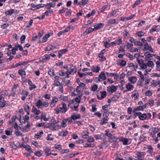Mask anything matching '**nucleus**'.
Segmentation results:
<instances>
[{
    "instance_id": "f257e3e1",
    "label": "nucleus",
    "mask_w": 160,
    "mask_h": 160,
    "mask_svg": "<svg viewBox=\"0 0 160 160\" xmlns=\"http://www.w3.org/2000/svg\"><path fill=\"white\" fill-rule=\"evenodd\" d=\"M154 66V64L152 61L148 60L146 63H144L141 66V68L143 69H146V73L150 72Z\"/></svg>"
},
{
    "instance_id": "f03ea898",
    "label": "nucleus",
    "mask_w": 160,
    "mask_h": 160,
    "mask_svg": "<svg viewBox=\"0 0 160 160\" xmlns=\"http://www.w3.org/2000/svg\"><path fill=\"white\" fill-rule=\"evenodd\" d=\"M145 155V152H137L135 153L134 156L138 160H144V156Z\"/></svg>"
},
{
    "instance_id": "7ed1b4c3",
    "label": "nucleus",
    "mask_w": 160,
    "mask_h": 160,
    "mask_svg": "<svg viewBox=\"0 0 160 160\" xmlns=\"http://www.w3.org/2000/svg\"><path fill=\"white\" fill-rule=\"evenodd\" d=\"M159 130V129L157 127L152 128V129H150L149 131V133L150 135L153 137Z\"/></svg>"
},
{
    "instance_id": "20e7f679",
    "label": "nucleus",
    "mask_w": 160,
    "mask_h": 160,
    "mask_svg": "<svg viewBox=\"0 0 160 160\" xmlns=\"http://www.w3.org/2000/svg\"><path fill=\"white\" fill-rule=\"evenodd\" d=\"M139 97V93L137 91L134 90L132 92V94L131 95V97L135 101L138 99Z\"/></svg>"
},
{
    "instance_id": "39448f33",
    "label": "nucleus",
    "mask_w": 160,
    "mask_h": 160,
    "mask_svg": "<svg viewBox=\"0 0 160 160\" xmlns=\"http://www.w3.org/2000/svg\"><path fill=\"white\" fill-rule=\"evenodd\" d=\"M118 87V86H115L113 85L109 86L107 88V91L112 93L116 91Z\"/></svg>"
},
{
    "instance_id": "423d86ee",
    "label": "nucleus",
    "mask_w": 160,
    "mask_h": 160,
    "mask_svg": "<svg viewBox=\"0 0 160 160\" xmlns=\"http://www.w3.org/2000/svg\"><path fill=\"white\" fill-rule=\"evenodd\" d=\"M126 88L127 89L125 92L131 91L134 88V86L132 84L128 82L126 85Z\"/></svg>"
},
{
    "instance_id": "0eeeda50",
    "label": "nucleus",
    "mask_w": 160,
    "mask_h": 160,
    "mask_svg": "<svg viewBox=\"0 0 160 160\" xmlns=\"http://www.w3.org/2000/svg\"><path fill=\"white\" fill-rule=\"evenodd\" d=\"M147 104H145L144 105L138 107L133 110L132 112H135L139 111H143V109L146 108L147 106Z\"/></svg>"
},
{
    "instance_id": "6e6552de",
    "label": "nucleus",
    "mask_w": 160,
    "mask_h": 160,
    "mask_svg": "<svg viewBox=\"0 0 160 160\" xmlns=\"http://www.w3.org/2000/svg\"><path fill=\"white\" fill-rule=\"evenodd\" d=\"M137 78L136 76H132L128 78V80L129 82L132 84H135L137 81Z\"/></svg>"
},
{
    "instance_id": "1a4fd4ad",
    "label": "nucleus",
    "mask_w": 160,
    "mask_h": 160,
    "mask_svg": "<svg viewBox=\"0 0 160 160\" xmlns=\"http://www.w3.org/2000/svg\"><path fill=\"white\" fill-rule=\"evenodd\" d=\"M30 123L28 122L27 125L21 129L22 131L24 132L29 131L30 130Z\"/></svg>"
},
{
    "instance_id": "9d476101",
    "label": "nucleus",
    "mask_w": 160,
    "mask_h": 160,
    "mask_svg": "<svg viewBox=\"0 0 160 160\" xmlns=\"http://www.w3.org/2000/svg\"><path fill=\"white\" fill-rule=\"evenodd\" d=\"M62 107L60 108L61 112L64 113L68 110V109L67 108L66 105L64 102L62 103Z\"/></svg>"
},
{
    "instance_id": "9b49d317",
    "label": "nucleus",
    "mask_w": 160,
    "mask_h": 160,
    "mask_svg": "<svg viewBox=\"0 0 160 160\" xmlns=\"http://www.w3.org/2000/svg\"><path fill=\"white\" fill-rule=\"evenodd\" d=\"M58 101V99L56 97H53L51 102V107L52 108L55 107L56 105V102Z\"/></svg>"
},
{
    "instance_id": "f8f14e48",
    "label": "nucleus",
    "mask_w": 160,
    "mask_h": 160,
    "mask_svg": "<svg viewBox=\"0 0 160 160\" xmlns=\"http://www.w3.org/2000/svg\"><path fill=\"white\" fill-rule=\"evenodd\" d=\"M18 73L19 75L21 76L22 79H24L25 78L26 72L24 70L19 69L18 71Z\"/></svg>"
},
{
    "instance_id": "ddd939ff",
    "label": "nucleus",
    "mask_w": 160,
    "mask_h": 160,
    "mask_svg": "<svg viewBox=\"0 0 160 160\" xmlns=\"http://www.w3.org/2000/svg\"><path fill=\"white\" fill-rule=\"evenodd\" d=\"M148 149V152L152 155H154L155 154L154 152L153 151V149L151 145H148L147 148Z\"/></svg>"
},
{
    "instance_id": "4468645a",
    "label": "nucleus",
    "mask_w": 160,
    "mask_h": 160,
    "mask_svg": "<svg viewBox=\"0 0 160 160\" xmlns=\"http://www.w3.org/2000/svg\"><path fill=\"white\" fill-rule=\"evenodd\" d=\"M88 2V0H79V1H78V4L80 7H82L84 6Z\"/></svg>"
},
{
    "instance_id": "2eb2a0df",
    "label": "nucleus",
    "mask_w": 160,
    "mask_h": 160,
    "mask_svg": "<svg viewBox=\"0 0 160 160\" xmlns=\"http://www.w3.org/2000/svg\"><path fill=\"white\" fill-rule=\"evenodd\" d=\"M50 58V56L49 55H46L44 57L40 60V61L42 62H45L47 61H49Z\"/></svg>"
},
{
    "instance_id": "dca6fc26",
    "label": "nucleus",
    "mask_w": 160,
    "mask_h": 160,
    "mask_svg": "<svg viewBox=\"0 0 160 160\" xmlns=\"http://www.w3.org/2000/svg\"><path fill=\"white\" fill-rule=\"evenodd\" d=\"M117 64L119 66L124 67L126 65V62L125 60L120 59L118 61Z\"/></svg>"
},
{
    "instance_id": "f3484780",
    "label": "nucleus",
    "mask_w": 160,
    "mask_h": 160,
    "mask_svg": "<svg viewBox=\"0 0 160 160\" xmlns=\"http://www.w3.org/2000/svg\"><path fill=\"white\" fill-rule=\"evenodd\" d=\"M9 102L8 101L2 102L0 103V108L7 106L9 105Z\"/></svg>"
},
{
    "instance_id": "a211bd4d",
    "label": "nucleus",
    "mask_w": 160,
    "mask_h": 160,
    "mask_svg": "<svg viewBox=\"0 0 160 160\" xmlns=\"http://www.w3.org/2000/svg\"><path fill=\"white\" fill-rule=\"evenodd\" d=\"M118 139L120 141L123 142V143L124 145H126L128 144V140L127 139L121 137L119 138Z\"/></svg>"
},
{
    "instance_id": "6ab92c4d",
    "label": "nucleus",
    "mask_w": 160,
    "mask_h": 160,
    "mask_svg": "<svg viewBox=\"0 0 160 160\" xmlns=\"http://www.w3.org/2000/svg\"><path fill=\"white\" fill-rule=\"evenodd\" d=\"M28 84L30 86L29 88V90H32V89L36 88L37 87L34 84H33L32 82L29 79L28 80Z\"/></svg>"
},
{
    "instance_id": "aec40b11",
    "label": "nucleus",
    "mask_w": 160,
    "mask_h": 160,
    "mask_svg": "<svg viewBox=\"0 0 160 160\" xmlns=\"http://www.w3.org/2000/svg\"><path fill=\"white\" fill-rule=\"evenodd\" d=\"M108 118L107 116H106V117H104L101 120L100 123L101 125L104 124L108 122Z\"/></svg>"
},
{
    "instance_id": "412c9836",
    "label": "nucleus",
    "mask_w": 160,
    "mask_h": 160,
    "mask_svg": "<svg viewBox=\"0 0 160 160\" xmlns=\"http://www.w3.org/2000/svg\"><path fill=\"white\" fill-rule=\"evenodd\" d=\"M104 24L100 23L94 26V30H97L102 28L104 26Z\"/></svg>"
},
{
    "instance_id": "4be33fe9",
    "label": "nucleus",
    "mask_w": 160,
    "mask_h": 160,
    "mask_svg": "<svg viewBox=\"0 0 160 160\" xmlns=\"http://www.w3.org/2000/svg\"><path fill=\"white\" fill-rule=\"evenodd\" d=\"M151 86L155 87L160 84V81H155L153 80L151 82Z\"/></svg>"
},
{
    "instance_id": "5701e85b",
    "label": "nucleus",
    "mask_w": 160,
    "mask_h": 160,
    "mask_svg": "<svg viewBox=\"0 0 160 160\" xmlns=\"http://www.w3.org/2000/svg\"><path fill=\"white\" fill-rule=\"evenodd\" d=\"M160 30V26H157L151 29L150 31V32L152 33L155 31L158 32Z\"/></svg>"
},
{
    "instance_id": "b1692460",
    "label": "nucleus",
    "mask_w": 160,
    "mask_h": 160,
    "mask_svg": "<svg viewBox=\"0 0 160 160\" xmlns=\"http://www.w3.org/2000/svg\"><path fill=\"white\" fill-rule=\"evenodd\" d=\"M68 50L66 49H63L61 50L60 51L58 52V54L59 55V58H61L62 55L63 54L67 52L68 51Z\"/></svg>"
},
{
    "instance_id": "393cba45",
    "label": "nucleus",
    "mask_w": 160,
    "mask_h": 160,
    "mask_svg": "<svg viewBox=\"0 0 160 160\" xmlns=\"http://www.w3.org/2000/svg\"><path fill=\"white\" fill-rule=\"evenodd\" d=\"M118 139V138L114 136H112L108 139L109 141L111 142H112L116 141Z\"/></svg>"
},
{
    "instance_id": "a878e982",
    "label": "nucleus",
    "mask_w": 160,
    "mask_h": 160,
    "mask_svg": "<svg viewBox=\"0 0 160 160\" xmlns=\"http://www.w3.org/2000/svg\"><path fill=\"white\" fill-rule=\"evenodd\" d=\"M100 78L104 80L106 79L105 73L103 72H102L99 75Z\"/></svg>"
},
{
    "instance_id": "bb28decb",
    "label": "nucleus",
    "mask_w": 160,
    "mask_h": 160,
    "mask_svg": "<svg viewBox=\"0 0 160 160\" xmlns=\"http://www.w3.org/2000/svg\"><path fill=\"white\" fill-rule=\"evenodd\" d=\"M94 28H89L86 30L85 32L84 33V35H86L91 32H92L94 31Z\"/></svg>"
},
{
    "instance_id": "cd10ccee",
    "label": "nucleus",
    "mask_w": 160,
    "mask_h": 160,
    "mask_svg": "<svg viewBox=\"0 0 160 160\" xmlns=\"http://www.w3.org/2000/svg\"><path fill=\"white\" fill-rule=\"evenodd\" d=\"M35 105L38 108H40L43 105V103L41 100H38L36 103Z\"/></svg>"
},
{
    "instance_id": "c85d7f7f",
    "label": "nucleus",
    "mask_w": 160,
    "mask_h": 160,
    "mask_svg": "<svg viewBox=\"0 0 160 160\" xmlns=\"http://www.w3.org/2000/svg\"><path fill=\"white\" fill-rule=\"evenodd\" d=\"M61 127V126L60 125L54 126L51 125V129L52 130H55L60 128Z\"/></svg>"
},
{
    "instance_id": "c756f323",
    "label": "nucleus",
    "mask_w": 160,
    "mask_h": 160,
    "mask_svg": "<svg viewBox=\"0 0 160 160\" xmlns=\"http://www.w3.org/2000/svg\"><path fill=\"white\" fill-rule=\"evenodd\" d=\"M70 28L68 27H67L65 29L62 30V31H60L58 33V35L59 36H61L62 33L66 32H68L70 30Z\"/></svg>"
},
{
    "instance_id": "7c9ffc66",
    "label": "nucleus",
    "mask_w": 160,
    "mask_h": 160,
    "mask_svg": "<svg viewBox=\"0 0 160 160\" xmlns=\"http://www.w3.org/2000/svg\"><path fill=\"white\" fill-rule=\"evenodd\" d=\"M15 12V10L13 9H10L5 12V14L7 15H11Z\"/></svg>"
},
{
    "instance_id": "2f4dec72",
    "label": "nucleus",
    "mask_w": 160,
    "mask_h": 160,
    "mask_svg": "<svg viewBox=\"0 0 160 160\" xmlns=\"http://www.w3.org/2000/svg\"><path fill=\"white\" fill-rule=\"evenodd\" d=\"M50 150V148L49 147H45L44 152L47 156H49L50 155V153H49Z\"/></svg>"
},
{
    "instance_id": "473e14b6",
    "label": "nucleus",
    "mask_w": 160,
    "mask_h": 160,
    "mask_svg": "<svg viewBox=\"0 0 160 160\" xmlns=\"http://www.w3.org/2000/svg\"><path fill=\"white\" fill-rule=\"evenodd\" d=\"M32 112L37 115L39 114L40 113V111L34 107H33L32 108Z\"/></svg>"
},
{
    "instance_id": "72a5a7b5",
    "label": "nucleus",
    "mask_w": 160,
    "mask_h": 160,
    "mask_svg": "<svg viewBox=\"0 0 160 160\" xmlns=\"http://www.w3.org/2000/svg\"><path fill=\"white\" fill-rule=\"evenodd\" d=\"M145 95L147 97H150L152 94V92L151 91L148 90L145 93Z\"/></svg>"
},
{
    "instance_id": "f704fd0d",
    "label": "nucleus",
    "mask_w": 160,
    "mask_h": 160,
    "mask_svg": "<svg viewBox=\"0 0 160 160\" xmlns=\"http://www.w3.org/2000/svg\"><path fill=\"white\" fill-rule=\"evenodd\" d=\"M71 118L73 120H76L80 118V115H76L74 113L72 115Z\"/></svg>"
},
{
    "instance_id": "c9c22d12",
    "label": "nucleus",
    "mask_w": 160,
    "mask_h": 160,
    "mask_svg": "<svg viewBox=\"0 0 160 160\" xmlns=\"http://www.w3.org/2000/svg\"><path fill=\"white\" fill-rule=\"evenodd\" d=\"M100 69V68L98 66L96 68L93 67L92 68V72H95L96 73L98 72Z\"/></svg>"
},
{
    "instance_id": "e433bc0d",
    "label": "nucleus",
    "mask_w": 160,
    "mask_h": 160,
    "mask_svg": "<svg viewBox=\"0 0 160 160\" xmlns=\"http://www.w3.org/2000/svg\"><path fill=\"white\" fill-rule=\"evenodd\" d=\"M147 137L144 136V135L141 136L140 138V141L142 142H143L144 141H146L147 140Z\"/></svg>"
},
{
    "instance_id": "4c0bfd02",
    "label": "nucleus",
    "mask_w": 160,
    "mask_h": 160,
    "mask_svg": "<svg viewBox=\"0 0 160 160\" xmlns=\"http://www.w3.org/2000/svg\"><path fill=\"white\" fill-rule=\"evenodd\" d=\"M116 22V20L114 19H112L108 21V24L109 25H111L112 24L115 23Z\"/></svg>"
},
{
    "instance_id": "58836bf2",
    "label": "nucleus",
    "mask_w": 160,
    "mask_h": 160,
    "mask_svg": "<svg viewBox=\"0 0 160 160\" xmlns=\"http://www.w3.org/2000/svg\"><path fill=\"white\" fill-rule=\"evenodd\" d=\"M49 34H46L44 36L43 38L42 42H46L48 38L49 37Z\"/></svg>"
},
{
    "instance_id": "ea45409f",
    "label": "nucleus",
    "mask_w": 160,
    "mask_h": 160,
    "mask_svg": "<svg viewBox=\"0 0 160 160\" xmlns=\"http://www.w3.org/2000/svg\"><path fill=\"white\" fill-rule=\"evenodd\" d=\"M156 67L157 70L159 71L160 70V61H158L156 62Z\"/></svg>"
},
{
    "instance_id": "a19ab883",
    "label": "nucleus",
    "mask_w": 160,
    "mask_h": 160,
    "mask_svg": "<svg viewBox=\"0 0 160 160\" xmlns=\"http://www.w3.org/2000/svg\"><path fill=\"white\" fill-rule=\"evenodd\" d=\"M145 33L142 31L138 32L136 33V34L139 37H141L144 35Z\"/></svg>"
},
{
    "instance_id": "79ce46f5",
    "label": "nucleus",
    "mask_w": 160,
    "mask_h": 160,
    "mask_svg": "<svg viewBox=\"0 0 160 160\" xmlns=\"http://www.w3.org/2000/svg\"><path fill=\"white\" fill-rule=\"evenodd\" d=\"M100 93H101V99L103 98H105L107 95V92L106 91H103L102 92H100Z\"/></svg>"
},
{
    "instance_id": "37998d69",
    "label": "nucleus",
    "mask_w": 160,
    "mask_h": 160,
    "mask_svg": "<svg viewBox=\"0 0 160 160\" xmlns=\"http://www.w3.org/2000/svg\"><path fill=\"white\" fill-rule=\"evenodd\" d=\"M147 117V116H146V114H144L141 115V116L139 117V118L140 120H144Z\"/></svg>"
},
{
    "instance_id": "c03bdc74",
    "label": "nucleus",
    "mask_w": 160,
    "mask_h": 160,
    "mask_svg": "<svg viewBox=\"0 0 160 160\" xmlns=\"http://www.w3.org/2000/svg\"><path fill=\"white\" fill-rule=\"evenodd\" d=\"M67 120H63L62 122L61 123V126L65 128L67 126L66 122H67Z\"/></svg>"
},
{
    "instance_id": "a18cd8bd",
    "label": "nucleus",
    "mask_w": 160,
    "mask_h": 160,
    "mask_svg": "<svg viewBox=\"0 0 160 160\" xmlns=\"http://www.w3.org/2000/svg\"><path fill=\"white\" fill-rule=\"evenodd\" d=\"M137 62H138V63L139 64V65L141 68V66L142 65L144 64V63H143V60L142 59H137Z\"/></svg>"
},
{
    "instance_id": "49530a36",
    "label": "nucleus",
    "mask_w": 160,
    "mask_h": 160,
    "mask_svg": "<svg viewBox=\"0 0 160 160\" xmlns=\"http://www.w3.org/2000/svg\"><path fill=\"white\" fill-rule=\"evenodd\" d=\"M119 97V96L118 95H115L112 98L111 100L113 101H116L118 99Z\"/></svg>"
},
{
    "instance_id": "de8ad7c7",
    "label": "nucleus",
    "mask_w": 160,
    "mask_h": 160,
    "mask_svg": "<svg viewBox=\"0 0 160 160\" xmlns=\"http://www.w3.org/2000/svg\"><path fill=\"white\" fill-rule=\"evenodd\" d=\"M43 132L42 131H41L39 133H37L35 135V137L37 138H39L40 137H41L42 135L43 134Z\"/></svg>"
},
{
    "instance_id": "09e8293b",
    "label": "nucleus",
    "mask_w": 160,
    "mask_h": 160,
    "mask_svg": "<svg viewBox=\"0 0 160 160\" xmlns=\"http://www.w3.org/2000/svg\"><path fill=\"white\" fill-rule=\"evenodd\" d=\"M116 44H117L118 45H120L122 43V40L120 37L118 38V39L117 40L115 41Z\"/></svg>"
},
{
    "instance_id": "8fccbe9b",
    "label": "nucleus",
    "mask_w": 160,
    "mask_h": 160,
    "mask_svg": "<svg viewBox=\"0 0 160 160\" xmlns=\"http://www.w3.org/2000/svg\"><path fill=\"white\" fill-rule=\"evenodd\" d=\"M130 51L131 52H139L140 51V50L134 48H132L130 49Z\"/></svg>"
},
{
    "instance_id": "3c124183",
    "label": "nucleus",
    "mask_w": 160,
    "mask_h": 160,
    "mask_svg": "<svg viewBox=\"0 0 160 160\" xmlns=\"http://www.w3.org/2000/svg\"><path fill=\"white\" fill-rule=\"evenodd\" d=\"M81 99V97L80 96H79L78 97H76L74 100L78 103H79L80 102Z\"/></svg>"
},
{
    "instance_id": "603ef678",
    "label": "nucleus",
    "mask_w": 160,
    "mask_h": 160,
    "mask_svg": "<svg viewBox=\"0 0 160 160\" xmlns=\"http://www.w3.org/2000/svg\"><path fill=\"white\" fill-rule=\"evenodd\" d=\"M21 94L23 95L24 96H28L29 94V92L28 91H25L24 90H22V92L21 93Z\"/></svg>"
},
{
    "instance_id": "864d4df0",
    "label": "nucleus",
    "mask_w": 160,
    "mask_h": 160,
    "mask_svg": "<svg viewBox=\"0 0 160 160\" xmlns=\"http://www.w3.org/2000/svg\"><path fill=\"white\" fill-rule=\"evenodd\" d=\"M98 88V85L96 84H94L92 87L91 90L92 91H95L97 90Z\"/></svg>"
},
{
    "instance_id": "5fc2aeb1",
    "label": "nucleus",
    "mask_w": 160,
    "mask_h": 160,
    "mask_svg": "<svg viewBox=\"0 0 160 160\" xmlns=\"http://www.w3.org/2000/svg\"><path fill=\"white\" fill-rule=\"evenodd\" d=\"M152 55L151 54H150L148 57H145V61L146 62L147 61H148V59H149L150 60L152 59Z\"/></svg>"
},
{
    "instance_id": "6e6d98bb",
    "label": "nucleus",
    "mask_w": 160,
    "mask_h": 160,
    "mask_svg": "<svg viewBox=\"0 0 160 160\" xmlns=\"http://www.w3.org/2000/svg\"><path fill=\"white\" fill-rule=\"evenodd\" d=\"M27 62H19L18 63H17L16 64V66H21V65H23L24 64H27Z\"/></svg>"
},
{
    "instance_id": "4d7b16f0",
    "label": "nucleus",
    "mask_w": 160,
    "mask_h": 160,
    "mask_svg": "<svg viewBox=\"0 0 160 160\" xmlns=\"http://www.w3.org/2000/svg\"><path fill=\"white\" fill-rule=\"evenodd\" d=\"M134 44L135 45H138L140 46H141L142 45V42L138 41H135L134 42Z\"/></svg>"
},
{
    "instance_id": "13d9d810",
    "label": "nucleus",
    "mask_w": 160,
    "mask_h": 160,
    "mask_svg": "<svg viewBox=\"0 0 160 160\" xmlns=\"http://www.w3.org/2000/svg\"><path fill=\"white\" fill-rule=\"evenodd\" d=\"M24 109L26 111H30V107L28 105H25L24 106Z\"/></svg>"
},
{
    "instance_id": "bf43d9fd",
    "label": "nucleus",
    "mask_w": 160,
    "mask_h": 160,
    "mask_svg": "<svg viewBox=\"0 0 160 160\" xmlns=\"http://www.w3.org/2000/svg\"><path fill=\"white\" fill-rule=\"evenodd\" d=\"M154 102L153 100L150 99L149 100L148 103L151 106H153L154 105Z\"/></svg>"
},
{
    "instance_id": "052dcab7",
    "label": "nucleus",
    "mask_w": 160,
    "mask_h": 160,
    "mask_svg": "<svg viewBox=\"0 0 160 160\" xmlns=\"http://www.w3.org/2000/svg\"><path fill=\"white\" fill-rule=\"evenodd\" d=\"M70 72L72 73H75L77 72V68L76 67H74L73 68L71 69L70 68Z\"/></svg>"
},
{
    "instance_id": "680f3d73",
    "label": "nucleus",
    "mask_w": 160,
    "mask_h": 160,
    "mask_svg": "<svg viewBox=\"0 0 160 160\" xmlns=\"http://www.w3.org/2000/svg\"><path fill=\"white\" fill-rule=\"evenodd\" d=\"M79 86L81 88L84 89L85 87V85L83 83L80 82L79 84Z\"/></svg>"
},
{
    "instance_id": "e2e57ef3",
    "label": "nucleus",
    "mask_w": 160,
    "mask_h": 160,
    "mask_svg": "<svg viewBox=\"0 0 160 160\" xmlns=\"http://www.w3.org/2000/svg\"><path fill=\"white\" fill-rule=\"evenodd\" d=\"M34 154L38 157H40L42 155V153L41 152L38 151L35 152Z\"/></svg>"
},
{
    "instance_id": "0e129e2a",
    "label": "nucleus",
    "mask_w": 160,
    "mask_h": 160,
    "mask_svg": "<svg viewBox=\"0 0 160 160\" xmlns=\"http://www.w3.org/2000/svg\"><path fill=\"white\" fill-rule=\"evenodd\" d=\"M142 83V80H139L137 83V85L142 87L143 86Z\"/></svg>"
},
{
    "instance_id": "69168bd1",
    "label": "nucleus",
    "mask_w": 160,
    "mask_h": 160,
    "mask_svg": "<svg viewBox=\"0 0 160 160\" xmlns=\"http://www.w3.org/2000/svg\"><path fill=\"white\" fill-rule=\"evenodd\" d=\"M94 141V138L92 137H90L87 140V142L88 143L93 142Z\"/></svg>"
},
{
    "instance_id": "338daca9",
    "label": "nucleus",
    "mask_w": 160,
    "mask_h": 160,
    "mask_svg": "<svg viewBox=\"0 0 160 160\" xmlns=\"http://www.w3.org/2000/svg\"><path fill=\"white\" fill-rule=\"evenodd\" d=\"M15 133L17 136H23V134H22L21 132L20 131H17L15 132Z\"/></svg>"
},
{
    "instance_id": "774afa93",
    "label": "nucleus",
    "mask_w": 160,
    "mask_h": 160,
    "mask_svg": "<svg viewBox=\"0 0 160 160\" xmlns=\"http://www.w3.org/2000/svg\"><path fill=\"white\" fill-rule=\"evenodd\" d=\"M125 46H121L119 49V51H122V52H124L125 51Z\"/></svg>"
}]
</instances>
